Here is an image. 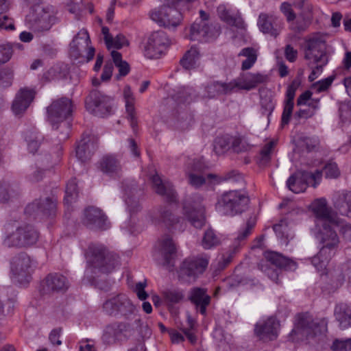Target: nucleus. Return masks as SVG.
I'll return each mask as SVG.
<instances>
[{
	"instance_id": "1",
	"label": "nucleus",
	"mask_w": 351,
	"mask_h": 351,
	"mask_svg": "<svg viewBox=\"0 0 351 351\" xmlns=\"http://www.w3.org/2000/svg\"><path fill=\"white\" fill-rule=\"evenodd\" d=\"M73 111L71 99L61 98L55 100L47 108L48 120L55 130H59V140L64 141L69 138L71 124L68 121Z\"/></svg>"
},
{
	"instance_id": "2",
	"label": "nucleus",
	"mask_w": 351,
	"mask_h": 351,
	"mask_svg": "<svg viewBox=\"0 0 351 351\" xmlns=\"http://www.w3.org/2000/svg\"><path fill=\"white\" fill-rule=\"evenodd\" d=\"M88 267L93 272L108 274L119 265V256L108 252L106 247L100 243H90L84 252Z\"/></svg>"
},
{
	"instance_id": "3",
	"label": "nucleus",
	"mask_w": 351,
	"mask_h": 351,
	"mask_svg": "<svg viewBox=\"0 0 351 351\" xmlns=\"http://www.w3.org/2000/svg\"><path fill=\"white\" fill-rule=\"evenodd\" d=\"M3 244L8 247H26L35 244L39 237L31 225L19 226L17 222L7 223L5 226Z\"/></svg>"
},
{
	"instance_id": "4",
	"label": "nucleus",
	"mask_w": 351,
	"mask_h": 351,
	"mask_svg": "<svg viewBox=\"0 0 351 351\" xmlns=\"http://www.w3.org/2000/svg\"><path fill=\"white\" fill-rule=\"evenodd\" d=\"M58 10L52 5H36L26 17L28 27L37 32L49 31L57 22Z\"/></svg>"
},
{
	"instance_id": "5",
	"label": "nucleus",
	"mask_w": 351,
	"mask_h": 351,
	"mask_svg": "<svg viewBox=\"0 0 351 351\" xmlns=\"http://www.w3.org/2000/svg\"><path fill=\"white\" fill-rule=\"evenodd\" d=\"M249 202L244 193L237 190L229 191L218 197L215 208L221 215L232 217L244 211Z\"/></svg>"
},
{
	"instance_id": "6",
	"label": "nucleus",
	"mask_w": 351,
	"mask_h": 351,
	"mask_svg": "<svg viewBox=\"0 0 351 351\" xmlns=\"http://www.w3.org/2000/svg\"><path fill=\"white\" fill-rule=\"evenodd\" d=\"M258 267L271 280L278 283L279 275L278 269L295 270L296 263L281 254L269 251L264 253L263 258L260 261Z\"/></svg>"
},
{
	"instance_id": "7",
	"label": "nucleus",
	"mask_w": 351,
	"mask_h": 351,
	"mask_svg": "<svg viewBox=\"0 0 351 351\" xmlns=\"http://www.w3.org/2000/svg\"><path fill=\"white\" fill-rule=\"evenodd\" d=\"M327 326L328 323L326 319L317 322L313 320L307 315H298L297 323L290 334V337L295 341L294 336H300L297 338L299 339L304 337L308 339L325 335L328 329Z\"/></svg>"
},
{
	"instance_id": "8",
	"label": "nucleus",
	"mask_w": 351,
	"mask_h": 351,
	"mask_svg": "<svg viewBox=\"0 0 351 351\" xmlns=\"http://www.w3.org/2000/svg\"><path fill=\"white\" fill-rule=\"evenodd\" d=\"M106 314L115 317L128 318L136 311V306L129 297L124 293L110 296L103 304Z\"/></svg>"
},
{
	"instance_id": "9",
	"label": "nucleus",
	"mask_w": 351,
	"mask_h": 351,
	"mask_svg": "<svg viewBox=\"0 0 351 351\" xmlns=\"http://www.w3.org/2000/svg\"><path fill=\"white\" fill-rule=\"evenodd\" d=\"M326 35L316 34L308 39L304 45V57L309 64H327Z\"/></svg>"
},
{
	"instance_id": "10",
	"label": "nucleus",
	"mask_w": 351,
	"mask_h": 351,
	"mask_svg": "<svg viewBox=\"0 0 351 351\" xmlns=\"http://www.w3.org/2000/svg\"><path fill=\"white\" fill-rule=\"evenodd\" d=\"M203 197L199 194L187 197L183 202V213L188 221L196 228H201L205 223Z\"/></svg>"
},
{
	"instance_id": "11",
	"label": "nucleus",
	"mask_w": 351,
	"mask_h": 351,
	"mask_svg": "<svg viewBox=\"0 0 351 351\" xmlns=\"http://www.w3.org/2000/svg\"><path fill=\"white\" fill-rule=\"evenodd\" d=\"M85 106L91 114L104 117L111 113L112 98L97 89H94L86 97Z\"/></svg>"
},
{
	"instance_id": "12",
	"label": "nucleus",
	"mask_w": 351,
	"mask_h": 351,
	"mask_svg": "<svg viewBox=\"0 0 351 351\" xmlns=\"http://www.w3.org/2000/svg\"><path fill=\"white\" fill-rule=\"evenodd\" d=\"M311 208L316 217V226L319 230L317 237L324 243L329 232V208L326 198L315 199L311 204Z\"/></svg>"
},
{
	"instance_id": "13",
	"label": "nucleus",
	"mask_w": 351,
	"mask_h": 351,
	"mask_svg": "<svg viewBox=\"0 0 351 351\" xmlns=\"http://www.w3.org/2000/svg\"><path fill=\"white\" fill-rule=\"evenodd\" d=\"M322 175V171L318 170L315 173L297 171L289 178L287 185L289 189L295 193H302L310 185L316 187L321 180Z\"/></svg>"
},
{
	"instance_id": "14",
	"label": "nucleus",
	"mask_w": 351,
	"mask_h": 351,
	"mask_svg": "<svg viewBox=\"0 0 351 351\" xmlns=\"http://www.w3.org/2000/svg\"><path fill=\"white\" fill-rule=\"evenodd\" d=\"M149 218L153 223L163 224L169 228L182 231L185 227L184 219L175 215L166 206H160L153 209L149 213Z\"/></svg>"
},
{
	"instance_id": "15",
	"label": "nucleus",
	"mask_w": 351,
	"mask_h": 351,
	"mask_svg": "<svg viewBox=\"0 0 351 351\" xmlns=\"http://www.w3.org/2000/svg\"><path fill=\"white\" fill-rule=\"evenodd\" d=\"M150 18L159 25L167 28L178 26L182 19L181 12L176 8L164 5L150 12Z\"/></svg>"
},
{
	"instance_id": "16",
	"label": "nucleus",
	"mask_w": 351,
	"mask_h": 351,
	"mask_svg": "<svg viewBox=\"0 0 351 351\" xmlns=\"http://www.w3.org/2000/svg\"><path fill=\"white\" fill-rule=\"evenodd\" d=\"M170 45L167 34L163 31H156L148 37L144 47V55L148 58H158Z\"/></svg>"
},
{
	"instance_id": "17",
	"label": "nucleus",
	"mask_w": 351,
	"mask_h": 351,
	"mask_svg": "<svg viewBox=\"0 0 351 351\" xmlns=\"http://www.w3.org/2000/svg\"><path fill=\"white\" fill-rule=\"evenodd\" d=\"M30 267L31 259L27 254L21 253L16 255L10 263L12 278L21 285L28 282Z\"/></svg>"
},
{
	"instance_id": "18",
	"label": "nucleus",
	"mask_w": 351,
	"mask_h": 351,
	"mask_svg": "<svg viewBox=\"0 0 351 351\" xmlns=\"http://www.w3.org/2000/svg\"><path fill=\"white\" fill-rule=\"evenodd\" d=\"M130 333V325L125 322H115L107 326L102 335V341L108 345L125 341Z\"/></svg>"
},
{
	"instance_id": "19",
	"label": "nucleus",
	"mask_w": 351,
	"mask_h": 351,
	"mask_svg": "<svg viewBox=\"0 0 351 351\" xmlns=\"http://www.w3.org/2000/svg\"><path fill=\"white\" fill-rule=\"evenodd\" d=\"M69 288L66 278L60 274H50L46 276L41 283L42 294H50L55 292H63Z\"/></svg>"
},
{
	"instance_id": "20",
	"label": "nucleus",
	"mask_w": 351,
	"mask_h": 351,
	"mask_svg": "<svg viewBox=\"0 0 351 351\" xmlns=\"http://www.w3.org/2000/svg\"><path fill=\"white\" fill-rule=\"evenodd\" d=\"M279 326V322L276 319L270 317L266 320L258 322L255 326L254 332L260 339L271 341L276 339Z\"/></svg>"
},
{
	"instance_id": "21",
	"label": "nucleus",
	"mask_w": 351,
	"mask_h": 351,
	"mask_svg": "<svg viewBox=\"0 0 351 351\" xmlns=\"http://www.w3.org/2000/svg\"><path fill=\"white\" fill-rule=\"evenodd\" d=\"M267 77L261 73H247L232 80L234 91L250 90L258 85L266 82Z\"/></svg>"
},
{
	"instance_id": "22",
	"label": "nucleus",
	"mask_w": 351,
	"mask_h": 351,
	"mask_svg": "<svg viewBox=\"0 0 351 351\" xmlns=\"http://www.w3.org/2000/svg\"><path fill=\"white\" fill-rule=\"evenodd\" d=\"M208 265V259L204 257H197L186 259L180 267V275L190 278H195L202 274Z\"/></svg>"
},
{
	"instance_id": "23",
	"label": "nucleus",
	"mask_w": 351,
	"mask_h": 351,
	"mask_svg": "<svg viewBox=\"0 0 351 351\" xmlns=\"http://www.w3.org/2000/svg\"><path fill=\"white\" fill-rule=\"evenodd\" d=\"M188 300L195 306L197 312L202 315H206L207 307L210 305L211 297L207 293V289L193 287L190 289Z\"/></svg>"
},
{
	"instance_id": "24",
	"label": "nucleus",
	"mask_w": 351,
	"mask_h": 351,
	"mask_svg": "<svg viewBox=\"0 0 351 351\" xmlns=\"http://www.w3.org/2000/svg\"><path fill=\"white\" fill-rule=\"evenodd\" d=\"M204 168L200 162L195 163L191 170L186 172L189 178V182L191 185L197 188L202 186L206 180H208L210 182H220V179L217 176L212 173H204Z\"/></svg>"
},
{
	"instance_id": "25",
	"label": "nucleus",
	"mask_w": 351,
	"mask_h": 351,
	"mask_svg": "<svg viewBox=\"0 0 351 351\" xmlns=\"http://www.w3.org/2000/svg\"><path fill=\"white\" fill-rule=\"evenodd\" d=\"M84 223L90 228L106 230L110 227L107 217L95 207H89L84 211Z\"/></svg>"
},
{
	"instance_id": "26",
	"label": "nucleus",
	"mask_w": 351,
	"mask_h": 351,
	"mask_svg": "<svg viewBox=\"0 0 351 351\" xmlns=\"http://www.w3.org/2000/svg\"><path fill=\"white\" fill-rule=\"evenodd\" d=\"M152 187L155 192L163 197L169 202L177 201V193L171 182L163 180L157 173L150 177Z\"/></svg>"
},
{
	"instance_id": "27",
	"label": "nucleus",
	"mask_w": 351,
	"mask_h": 351,
	"mask_svg": "<svg viewBox=\"0 0 351 351\" xmlns=\"http://www.w3.org/2000/svg\"><path fill=\"white\" fill-rule=\"evenodd\" d=\"M215 32L208 22L197 20L191 27L189 36L192 40L208 41L215 36Z\"/></svg>"
},
{
	"instance_id": "28",
	"label": "nucleus",
	"mask_w": 351,
	"mask_h": 351,
	"mask_svg": "<svg viewBox=\"0 0 351 351\" xmlns=\"http://www.w3.org/2000/svg\"><path fill=\"white\" fill-rule=\"evenodd\" d=\"M36 92L28 88H21L12 103V110L15 114L23 113L34 99Z\"/></svg>"
},
{
	"instance_id": "29",
	"label": "nucleus",
	"mask_w": 351,
	"mask_h": 351,
	"mask_svg": "<svg viewBox=\"0 0 351 351\" xmlns=\"http://www.w3.org/2000/svg\"><path fill=\"white\" fill-rule=\"evenodd\" d=\"M90 43V39L87 30L80 29L70 43V56L75 60L82 57V53Z\"/></svg>"
},
{
	"instance_id": "30",
	"label": "nucleus",
	"mask_w": 351,
	"mask_h": 351,
	"mask_svg": "<svg viewBox=\"0 0 351 351\" xmlns=\"http://www.w3.org/2000/svg\"><path fill=\"white\" fill-rule=\"evenodd\" d=\"M334 208L342 215L351 217V191L334 192L332 197Z\"/></svg>"
},
{
	"instance_id": "31",
	"label": "nucleus",
	"mask_w": 351,
	"mask_h": 351,
	"mask_svg": "<svg viewBox=\"0 0 351 351\" xmlns=\"http://www.w3.org/2000/svg\"><path fill=\"white\" fill-rule=\"evenodd\" d=\"M56 208V199L52 197H45L43 199H36L29 204L25 208V212L28 214L37 212L50 215L55 213Z\"/></svg>"
},
{
	"instance_id": "32",
	"label": "nucleus",
	"mask_w": 351,
	"mask_h": 351,
	"mask_svg": "<svg viewBox=\"0 0 351 351\" xmlns=\"http://www.w3.org/2000/svg\"><path fill=\"white\" fill-rule=\"evenodd\" d=\"M334 317L338 322L341 329H346L351 327V305L339 302L335 306Z\"/></svg>"
},
{
	"instance_id": "33",
	"label": "nucleus",
	"mask_w": 351,
	"mask_h": 351,
	"mask_svg": "<svg viewBox=\"0 0 351 351\" xmlns=\"http://www.w3.org/2000/svg\"><path fill=\"white\" fill-rule=\"evenodd\" d=\"M345 276H351V263L335 266L330 271V289L333 291L342 286Z\"/></svg>"
},
{
	"instance_id": "34",
	"label": "nucleus",
	"mask_w": 351,
	"mask_h": 351,
	"mask_svg": "<svg viewBox=\"0 0 351 351\" xmlns=\"http://www.w3.org/2000/svg\"><path fill=\"white\" fill-rule=\"evenodd\" d=\"M276 21L277 18L273 14L261 13L257 24L262 32L276 37L279 34Z\"/></svg>"
},
{
	"instance_id": "35",
	"label": "nucleus",
	"mask_w": 351,
	"mask_h": 351,
	"mask_svg": "<svg viewBox=\"0 0 351 351\" xmlns=\"http://www.w3.org/2000/svg\"><path fill=\"white\" fill-rule=\"evenodd\" d=\"M312 263L320 276H327L329 264V244L326 243L320 249L318 254L312 259Z\"/></svg>"
},
{
	"instance_id": "36",
	"label": "nucleus",
	"mask_w": 351,
	"mask_h": 351,
	"mask_svg": "<svg viewBox=\"0 0 351 351\" xmlns=\"http://www.w3.org/2000/svg\"><path fill=\"white\" fill-rule=\"evenodd\" d=\"M97 148V143L89 137L84 138L76 147V156L81 161L90 158Z\"/></svg>"
},
{
	"instance_id": "37",
	"label": "nucleus",
	"mask_w": 351,
	"mask_h": 351,
	"mask_svg": "<svg viewBox=\"0 0 351 351\" xmlns=\"http://www.w3.org/2000/svg\"><path fill=\"white\" fill-rule=\"evenodd\" d=\"M206 97L214 98L220 95H229L235 93L232 81L226 83L213 82L206 87Z\"/></svg>"
},
{
	"instance_id": "38",
	"label": "nucleus",
	"mask_w": 351,
	"mask_h": 351,
	"mask_svg": "<svg viewBox=\"0 0 351 351\" xmlns=\"http://www.w3.org/2000/svg\"><path fill=\"white\" fill-rule=\"evenodd\" d=\"M123 97L125 103V110L128 114V119L130 121V125L135 130L138 122L134 108L135 98L130 89V87L126 86L123 89Z\"/></svg>"
},
{
	"instance_id": "39",
	"label": "nucleus",
	"mask_w": 351,
	"mask_h": 351,
	"mask_svg": "<svg viewBox=\"0 0 351 351\" xmlns=\"http://www.w3.org/2000/svg\"><path fill=\"white\" fill-rule=\"evenodd\" d=\"M176 245L171 238L166 237L160 241L159 253L163 258L162 264L165 266L170 265L173 255L176 253Z\"/></svg>"
},
{
	"instance_id": "40",
	"label": "nucleus",
	"mask_w": 351,
	"mask_h": 351,
	"mask_svg": "<svg viewBox=\"0 0 351 351\" xmlns=\"http://www.w3.org/2000/svg\"><path fill=\"white\" fill-rule=\"evenodd\" d=\"M100 170L109 176L118 175L121 171V165L117 159L112 156H105L99 163Z\"/></svg>"
},
{
	"instance_id": "41",
	"label": "nucleus",
	"mask_w": 351,
	"mask_h": 351,
	"mask_svg": "<svg viewBox=\"0 0 351 351\" xmlns=\"http://www.w3.org/2000/svg\"><path fill=\"white\" fill-rule=\"evenodd\" d=\"M19 195V187L7 182H0V202L5 203Z\"/></svg>"
},
{
	"instance_id": "42",
	"label": "nucleus",
	"mask_w": 351,
	"mask_h": 351,
	"mask_svg": "<svg viewBox=\"0 0 351 351\" xmlns=\"http://www.w3.org/2000/svg\"><path fill=\"white\" fill-rule=\"evenodd\" d=\"M238 56L246 58L241 64V69L245 71L251 69L256 62L258 51L253 47H245L241 49Z\"/></svg>"
},
{
	"instance_id": "43",
	"label": "nucleus",
	"mask_w": 351,
	"mask_h": 351,
	"mask_svg": "<svg viewBox=\"0 0 351 351\" xmlns=\"http://www.w3.org/2000/svg\"><path fill=\"white\" fill-rule=\"evenodd\" d=\"M184 295L178 289H167L162 292V299L169 308L183 300Z\"/></svg>"
},
{
	"instance_id": "44",
	"label": "nucleus",
	"mask_w": 351,
	"mask_h": 351,
	"mask_svg": "<svg viewBox=\"0 0 351 351\" xmlns=\"http://www.w3.org/2000/svg\"><path fill=\"white\" fill-rule=\"evenodd\" d=\"M199 59V53L196 47H192L180 60L181 65L187 70L195 68Z\"/></svg>"
},
{
	"instance_id": "45",
	"label": "nucleus",
	"mask_w": 351,
	"mask_h": 351,
	"mask_svg": "<svg viewBox=\"0 0 351 351\" xmlns=\"http://www.w3.org/2000/svg\"><path fill=\"white\" fill-rule=\"evenodd\" d=\"M25 139L27 142L29 151L31 153L34 154L38 151L41 142L43 140V136L41 134L32 131L27 134Z\"/></svg>"
},
{
	"instance_id": "46",
	"label": "nucleus",
	"mask_w": 351,
	"mask_h": 351,
	"mask_svg": "<svg viewBox=\"0 0 351 351\" xmlns=\"http://www.w3.org/2000/svg\"><path fill=\"white\" fill-rule=\"evenodd\" d=\"M233 136H223L217 137L215 141L214 150L217 154H221L232 148Z\"/></svg>"
},
{
	"instance_id": "47",
	"label": "nucleus",
	"mask_w": 351,
	"mask_h": 351,
	"mask_svg": "<svg viewBox=\"0 0 351 351\" xmlns=\"http://www.w3.org/2000/svg\"><path fill=\"white\" fill-rule=\"evenodd\" d=\"M220 243L219 237L212 229L207 230L204 234L202 245L206 250L211 249Z\"/></svg>"
},
{
	"instance_id": "48",
	"label": "nucleus",
	"mask_w": 351,
	"mask_h": 351,
	"mask_svg": "<svg viewBox=\"0 0 351 351\" xmlns=\"http://www.w3.org/2000/svg\"><path fill=\"white\" fill-rule=\"evenodd\" d=\"M251 145L246 139L241 136H233L232 139V149L236 153L248 152Z\"/></svg>"
},
{
	"instance_id": "49",
	"label": "nucleus",
	"mask_w": 351,
	"mask_h": 351,
	"mask_svg": "<svg viewBox=\"0 0 351 351\" xmlns=\"http://www.w3.org/2000/svg\"><path fill=\"white\" fill-rule=\"evenodd\" d=\"M330 226L336 232L339 231L343 236L351 237L350 224L345 223L343 221L339 219H335L330 215Z\"/></svg>"
},
{
	"instance_id": "50",
	"label": "nucleus",
	"mask_w": 351,
	"mask_h": 351,
	"mask_svg": "<svg viewBox=\"0 0 351 351\" xmlns=\"http://www.w3.org/2000/svg\"><path fill=\"white\" fill-rule=\"evenodd\" d=\"M66 195L64 197V202L66 204L71 203V202L76 199L77 197V186L75 179H71L69 181L66 186Z\"/></svg>"
},
{
	"instance_id": "51",
	"label": "nucleus",
	"mask_w": 351,
	"mask_h": 351,
	"mask_svg": "<svg viewBox=\"0 0 351 351\" xmlns=\"http://www.w3.org/2000/svg\"><path fill=\"white\" fill-rule=\"evenodd\" d=\"M260 104L261 113L263 115H270L274 108V103L271 95L267 94L261 95Z\"/></svg>"
},
{
	"instance_id": "52",
	"label": "nucleus",
	"mask_w": 351,
	"mask_h": 351,
	"mask_svg": "<svg viewBox=\"0 0 351 351\" xmlns=\"http://www.w3.org/2000/svg\"><path fill=\"white\" fill-rule=\"evenodd\" d=\"M330 349L333 351H350L351 350V338L346 339H335Z\"/></svg>"
},
{
	"instance_id": "53",
	"label": "nucleus",
	"mask_w": 351,
	"mask_h": 351,
	"mask_svg": "<svg viewBox=\"0 0 351 351\" xmlns=\"http://www.w3.org/2000/svg\"><path fill=\"white\" fill-rule=\"evenodd\" d=\"M275 146L274 141H270L267 143L261 151L260 163L266 165L271 159V155Z\"/></svg>"
},
{
	"instance_id": "54",
	"label": "nucleus",
	"mask_w": 351,
	"mask_h": 351,
	"mask_svg": "<svg viewBox=\"0 0 351 351\" xmlns=\"http://www.w3.org/2000/svg\"><path fill=\"white\" fill-rule=\"evenodd\" d=\"M255 226V221L254 219H249L245 227L241 229L239 232L238 235L235 240L238 242H241L244 241L251 233L252 229Z\"/></svg>"
},
{
	"instance_id": "55",
	"label": "nucleus",
	"mask_w": 351,
	"mask_h": 351,
	"mask_svg": "<svg viewBox=\"0 0 351 351\" xmlns=\"http://www.w3.org/2000/svg\"><path fill=\"white\" fill-rule=\"evenodd\" d=\"M273 229L278 237L281 239L288 237L289 228L287 219H281L278 223L274 226Z\"/></svg>"
},
{
	"instance_id": "56",
	"label": "nucleus",
	"mask_w": 351,
	"mask_h": 351,
	"mask_svg": "<svg viewBox=\"0 0 351 351\" xmlns=\"http://www.w3.org/2000/svg\"><path fill=\"white\" fill-rule=\"evenodd\" d=\"M128 40L123 34H117L115 37L111 38V42L109 45H106L108 49L115 48L121 49L123 47L128 45Z\"/></svg>"
},
{
	"instance_id": "57",
	"label": "nucleus",
	"mask_w": 351,
	"mask_h": 351,
	"mask_svg": "<svg viewBox=\"0 0 351 351\" xmlns=\"http://www.w3.org/2000/svg\"><path fill=\"white\" fill-rule=\"evenodd\" d=\"M13 78V71L12 69L5 68L0 71V84L7 86L11 84Z\"/></svg>"
},
{
	"instance_id": "58",
	"label": "nucleus",
	"mask_w": 351,
	"mask_h": 351,
	"mask_svg": "<svg viewBox=\"0 0 351 351\" xmlns=\"http://www.w3.org/2000/svg\"><path fill=\"white\" fill-rule=\"evenodd\" d=\"M44 176V171L36 167H31L27 175V179L31 182H38L40 181Z\"/></svg>"
},
{
	"instance_id": "59",
	"label": "nucleus",
	"mask_w": 351,
	"mask_h": 351,
	"mask_svg": "<svg viewBox=\"0 0 351 351\" xmlns=\"http://www.w3.org/2000/svg\"><path fill=\"white\" fill-rule=\"evenodd\" d=\"M312 15L311 12H308L305 16L300 15L297 19V29L298 31H304L311 23Z\"/></svg>"
},
{
	"instance_id": "60",
	"label": "nucleus",
	"mask_w": 351,
	"mask_h": 351,
	"mask_svg": "<svg viewBox=\"0 0 351 351\" xmlns=\"http://www.w3.org/2000/svg\"><path fill=\"white\" fill-rule=\"evenodd\" d=\"M300 86V82L294 80L291 84L288 86L286 92V101L285 102L293 103L295 92Z\"/></svg>"
},
{
	"instance_id": "61",
	"label": "nucleus",
	"mask_w": 351,
	"mask_h": 351,
	"mask_svg": "<svg viewBox=\"0 0 351 351\" xmlns=\"http://www.w3.org/2000/svg\"><path fill=\"white\" fill-rule=\"evenodd\" d=\"M12 54V50L9 45H0V64L8 62L10 59Z\"/></svg>"
},
{
	"instance_id": "62",
	"label": "nucleus",
	"mask_w": 351,
	"mask_h": 351,
	"mask_svg": "<svg viewBox=\"0 0 351 351\" xmlns=\"http://www.w3.org/2000/svg\"><path fill=\"white\" fill-rule=\"evenodd\" d=\"M293 108V103L285 102L282 114V124L286 125L288 124L291 116L292 114Z\"/></svg>"
},
{
	"instance_id": "63",
	"label": "nucleus",
	"mask_w": 351,
	"mask_h": 351,
	"mask_svg": "<svg viewBox=\"0 0 351 351\" xmlns=\"http://www.w3.org/2000/svg\"><path fill=\"white\" fill-rule=\"evenodd\" d=\"M146 286V280H144L143 282H139L136 284L134 291L136 293L138 298L141 300H145L148 297V294L145 291Z\"/></svg>"
},
{
	"instance_id": "64",
	"label": "nucleus",
	"mask_w": 351,
	"mask_h": 351,
	"mask_svg": "<svg viewBox=\"0 0 351 351\" xmlns=\"http://www.w3.org/2000/svg\"><path fill=\"white\" fill-rule=\"evenodd\" d=\"M280 10L287 17L288 21H291L295 19V15L291 9V6L289 3L284 2L281 4Z\"/></svg>"
}]
</instances>
